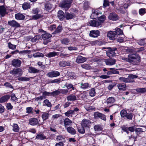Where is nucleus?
Masks as SVG:
<instances>
[{
  "label": "nucleus",
  "mask_w": 146,
  "mask_h": 146,
  "mask_svg": "<svg viewBox=\"0 0 146 146\" xmlns=\"http://www.w3.org/2000/svg\"><path fill=\"white\" fill-rule=\"evenodd\" d=\"M145 39H141L139 40H137V42L140 45H143L145 44Z\"/></svg>",
  "instance_id": "58"
},
{
  "label": "nucleus",
  "mask_w": 146,
  "mask_h": 146,
  "mask_svg": "<svg viewBox=\"0 0 146 146\" xmlns=\"http://www.w3.org/2000/svg\"><path fill=\"white\" fill-rule=\"evenodd\" d=\"M107 36L110 40H113L116 38L118 36L115 31H110L108 33Z\"/></svg>",
  "instance_id": "5"
},
{
  "label": "nucleus",
  "mask_w": 146,
  "mask_h": 146,
  "mask_svg": "<svg viewBox=\"0 0 146 146\" xmlns=\"http://www.w3.org/2000/svg\"><path fill=\"white\" fill-rule=\"evenodd\" d=\"M59 53L56 52H50L46 54V56L49 58H51L54 57L56 56H58Z\"/></svg>",
  "instance_id": "27"
},
{
  "label": "nucleus",
  "mask_w": 146,
  "mask_h": 146,
  "mask_svg": "<svg viewBox=\"0 0 146 146\" xmlns=\"http://www.w3.org/2000/svg\"><path fill=\"white\" fill-rule=\"evenodd\" d=\"M100 35V32L98 30L92 31H90V36L93 37H97Z\"/></svg>",
  "instance_id": "14"
},
{
  "label": "nucleus",
  "mask_w": 146,
  "mask_h": 146,
  "mask_svg": "<svg viewBox=\"0 0 146 146\" xmlns=\"http://www.w3.org/2000/svg\"><path fill=\"white\" fill-rule=\"evenodd\" d=\"M106 64L108 65H113L115 64L116 60L114 59L109 58L105 60Z\"/></svg>",
  "instance_id": "13"
},
{
  "label": "nucleus",
  "mask_w": 146,
  "mask_h": 146,
  "mask_svg": "<svg viewBox=\"0 0 146 146\" xmlns=\"http://www.w3.org/2000/svg\"><path fill=\"white\" fill-rule=\"evenodd\" d=\"M44 55L42 53H37L34 54L33 56L35 57H43Z\"/></svg>",
  "instance_id": "62"
},
{
  "label": "nucleus",
  "mask_w": 146,
  "mask_h": 146,
  "mask_svg": "<svg viewBox=\"0 0 146 146\" xmlns=\"http://www.w3.org/2000/svg\"><path fill=\"white\" fill-rule=\"evenodd\" d=\"M64 12L61 10L59 11L58 13L57 16L59 19L61 20H62L64 18Z\"/></svg>",
  "instance_id": "33"
},
{
  "label": "nucleus",
  "mask_w": 146,
  "mask_h": 146,
  "mask_svg": "<svg viewBox=\"0 0 146 146\" xmlns=\"http://www.w3.org/2000/svg\"><path fill=\"white\" fill-rule=\"evenodd\" d=\"M70 40L66 38H65L62 39L61 40V42L62 44L65 45H68V43L70 42Z\"/></svg>",
  "instance_id": "40"
},
{
  "label": "nucleus",
  "mask_w": 146,
  "mask_h": 146,
  "mask_svg": "<svg viewBox=\"0 0 146 146\" xmlns=\"http://www.w3.org/2000/svg\"><path fill=\"white\" fill-rule=\"evenodd\" d=\"M52 37V35L48 33H45L42 35V38L44 40V44L46 45L50 42L49 38Z\"/></svg>",
  "instance_id": "4"
},
{
  "label": "nucleus",
  "mask_w": 146,
  "mask_h": 146,
  "mask_svg": "<svg viewBox=\"0 0 146 146\" xmlns=\"http://www.w3.org/2000/svg\"><path fill=\"white\" fill-rule=\"evenodd\" d=\"M86 60V58L81 56H78L76 58V61L78 63H82Z\"/></svg>",
  "instance_id": "17"
},
{
  "label": "nucleus",
  "mask_w": 146,
  "mask_h": 146,
  "mask_svg": "<svg viewBox=\"0 0 146 146\" xmlns=\"http://www.w3.org/2000/svg\"><path fill=\"white\" fill-rule=\"evenodd\" d=\"M21 64V62L19 59H14L12 61V65L14 67H20Z\"/></svg>",
  "instance_id": "10"
},
{
  "label": "nucleus",
  "mask_w": 146,
  "mask_h": 146,
  "mask_svg": "<svg viewBox=\"0 0 146 146\" xmlns=\"http://www.w3.org/2000/svg\"><path fill=\"white\" fill-rule=\"evenodd\" d=\"M60 75V73L59 72L57 71H52L47 74L46 76L52 78L59 76Z\"/></svg>",
  "instance_id": "7"
},
{
  "label": "nucleus",
  "mask_w": 146,
  "mask_h": 146,
  "mask_svg": "<svg viewBox=\"0 0 146 146\" xmlns=\"http://www.w3.org/2000/svg\"><path fill=\"white\" fill-rule=\"evenodd\" d=\"M127 113V112L126 110H121L120 112V115L122 117H125Z\"/></svg>",
  "instance_id": "50"
},
{
  "label": "nucleus",
  "mask_w": 146,
  "mask_h": 146,
  "mask_svg": "<svg viewBox=\"0 0 146 146\" xmlns=\"http://www.w3.org/2000/svg\"><path fill=\"white\" fill-rule=\"evenodd\" d=\"M141 127H143L144 128L142 129L141 128H136L135 129V131L136 133L137 134L139 133L140 132H143L146 130V129L145 126H141Z\"/></svg>",
  "instance_id": "34"
},
{
  "label": "nucleus",
  "mask_w": 146,
  "mask_h": 146,
  "mask_svg": "<svg viewBox=\"0 0 146 146\" xmlns=\"http://www.w3.org/2000/svg\"><path fill=\"white\" fill-rule=\"evenodd\" d=\"M68 76L71 79H75L76 78L75 74L73 73H69L68 74Z\"/></svg>",
  "instance_id": "57"
},
{
  "label": "nucleus",
  "mask_w": 146,
  "mask_h": 146,
  "mask_svg": "<svg viewBox=\"0 0 146 146\" xmlns=\"http://www.w3.org/2000/svg\"><path fill=\"white\" fill-rule=\"evenodd\" d=\"M10 72L12 74H18L19 76H21L23 73L22 70L20 68L14 69L11 71Z\"/></svg>",
  "instance_id": "8"
},
{
  "label": "nucleus",
  "mask_w": 146,
  "mask_h": 146,
  "mask_svg": "<svg viewBox=\"0 0 146 146\" xmlns=\"http://www.w3.org/2000/svg\"><path fill=\"white\" fill-rule=\"evenodd\" d=\"M9 95H7L4 96L0 98V103H2L7 101L10 98Z\"/></svg>",
  "instance_id": "21"
},
{
  "label": "nucleus",
  "mask_w": 146,
  "mask_h": 146,
  "mask_svg": "<svg viewBox=\"0 0 146 146\" xmlns=\"http://www.w3.org/2000/svg\"><path fill=\"white\" fill-rule=\"evenodd\" d=\"M43 106H46L49 108H50L52 106V104L51 103L48 99H46L44 100L43 101Z\"/></svg>",
  "instance_id": "35"
},
{
  "label": "nucleus",
  "mask_w": 146,
  "mask_h": 146,
  "mask_svg": "<svg viewBox=\"0 0 146 146\" xmlns=\"http://www.w3.org/2000/svg\"><path fill=\"white\" fill-rule=\"evenodd\" d=\"M123 60L129 62H132L136 59V56L135 54H129L127 57H122L121 58Z\"/></svg>",
  "instance_id": "1"
},
{
  "label": "nucleus",
  "mask_w": 146,
  "mask_h": 146,
  "mask_svg": "<svg viewBox=\"0 0 146 146\" xmlns=\"http://www.w3.org/2000/svg\"><path fill=\"white\" fill-rule=\"evenodd\" d=\"M28 72L30 73L36 74L38 73L39 70L35 68L30 66L29 68Z\"/></svg>",
  "instance_id": "16"
},
{
  "label": "nucleus",
  "mask_w": 146,
  "mask_h": 146,
  "mask_svg": "<svg viewBox=\"0 0 146 146\" xmlns=\"http://www.w3.org/2000/svg\"><path fill=\"white\" fill-rule=\"evenodd\" d=\"M78 131L80 133L83 134L85 133L84 128L83 127H78Z\"/></svg>",
  "instance_id": "54"
},
{
  "label": "nucleus",
  "mask_w": 146,
  "mask_h": 146,
  "mask_svg": "<svg viewBox=\"0 0 146 146\" xmlns=\"http://www.w3.org/2000/svg\"><path fill=\"white\" fill-rule=\"evenodd\" d=\"M26 113H33V108L31 107H28L26 108Z\"/></svg>",
  "instance_id": "60"
},
{
  "label": "nucleus",
  "mask_w": 146,
  "mask_h": 146,
  "mask_svg": "<svg viewBox=\"0 0 146 146\" xmlns=\"http://www.w3.org/2000/svg\"><path fill=\"white\" fill-rule=\"evenodd\" d=\"M95 89L94 88H91L89 90V95L91 97H94L96 95Z\"/></svg>",
  "instance_id": "36"
},
{
  "label": "nucleus",
  "mask_w": 146,
  "mask_h": 146,
  "mask_svg": "<svg viewBox=\"0 0 146 146\" xmlns=\"http://www.w3.org/2000/svg\"><path fill=\"white\" fill-rule=\"evenodd\" d=\"M81 124L82 127L86 129H89L91 126V122L90 120L84 119L82 121Z\"/></svg>",
  "instance_id": "2"
},
{
  "label": "nucleus",
  "mask_w": 146,
  "mask_h": 146,
  "mask_svg": "<svg viewBox=\"0 0 146 146\" xmlns=\"http://www.w3.org/2000/svg\"><path fill=\"white\" fill-rule=\"evenodd\" d=\"M136 91L139 93H143L146 92V89L145 88H137Z\"/></svg>",
  "instance_id": "46"
},
{
  "label": "nucleus",
  "mask_w": 146,
  "mask_h": 146,
  "mask_svg": "<svg viewBox=\"0 0 146 146\" xmlns=\"http://www.w3.org/2000/svg\"><path fill=\"white\" fill-rule=\"evenodd\" d=\"M65 86L68 89L72 88L73 90H74L75 89V88L74 87L73 85L72 84H68L66 83L65 84Z\"/></svg>",
  "instance_id": "51"
},
{
  "label": "nucleus",
  "mask_w": 146,
  "mask_h": 146,
  "mask_svg": "<svg viewBox=\"0 0 146 146\" xmlns=\"http://www.w3.org/2000/svg\"><path fill=\"white\" fill-rule=\"evenodd\" d=\"M71 4L72 3H70L64 0L60 3L59 5L62 8L66 9H67L70 7Z\"/></svg>",
  "instance_id": "6"
},
{
  "label": "nucleus",
  "mask_w": 146,
  "mask_h": 146,
  "mask_svg": "<svg viewBox=\"0 0 146 146\" xmlns=\"http://www.w3.org/2000/svg\"><path fill=\"white\" fill-rule=\"evenodd\" d=\"M18 80L21 81H27L29 80L30 79L28 77H21L18 78Z\"/></svg>",
  "instance_id": "47"
},
{
  "label": "nucleus",
  "mask_w": 146,
  "mask_h": 146,
  "mask_svg": "<svg viewBox=\"0 0 146 146\" xmlns=\"http://www.w3.org/2000/svg\"><path fill=\"white\" fill-rule=\"evenodd\" d=\"M15 18L18 20H22L24 19L25 16L22 14L21 13H17L15 14Z\"/></svg>",
  "instance_id": "29"
},
{
  "label": "nucleus",
  "mask_w": 146,
  "mask_h": 146,
  "mask_svg": "<svg viewBox=\"0 0 146 146\" xmlns=\"http://www.w3.org/2000/svg\"><path fill=\"white\" fill-rule=\"evenodd\" d=\"M70 62L65 61H62L59 63V65L60 66L65 67L70 66Z\"/></svg>",
  "instance_id": "32"
},
{
  "label": "nucleus",
  "mask_w": 146,
  "mask_h": 146,
  "mask_svg": "<svg viewBox=\"0 0 146 146\" xmlns=\"http://www.w3.org/2000/svg\"><path fill=\"white\" fill-rule=\"evenodd\" d=\"M81 67L83 68H84L87 70H90L92 68L90 65L88 64H84L82 65Z\"/></svg>",
  "instance_id": "45"
},
{
  "label": "nucleus",
  "mask_w": 146,
  "mask_h": 146,
  "mask_svg": "<svg viewBox=\"0 0 146 146\" xmlns=\"http://www.w3.org/2000/svg\"><path fill=\"white\" fill-rule=\"evenodd\" d=\"M115 99L112 97H109L106 100V102L107 104H112L115 102Z\"/></svg>",
  "instance_id": "41"
},
{
  "label": "nucleus",
  "mask_w": 146,
  "mask_h": 146,
  "mask_svg": "<svg viewBox=\"0 0 146 146\" xmlns=\"http://www.w3.org/2000/svg\"><path fill=\"white\" fill-rule=\"evenodd\" d=\"M115 31L116 32V34H117V36L123 33L122 31L119 28L116 29Z\"/></svg>",
  "instance_id": "61"
},
{
  "label": "nucleus",
  "mask_w": 146,
  "mask_h": 146,
  "mask_svg": "<svg viewBox=\"0 0 146 146\" xmlns=\"http://www.w3.org/2000/svg\"><path fill=\"white\" fill-rule=\"evenodd\" d=\"M106 17L103 15H101L98 17L97 21L98 22V23H100L99 24L100 25H101V24L104 23V21L106 20Z\"/></svg>",
  "instance_id": "23"
},
{
  "label": "nucleus",
  "mask_w": 146,
  "mask_h": 146,
  "mask_svg": "<svg viewBox=\"0 0 146 146\" xmlns=\"http://www.w3.org/2000/svg\"><path fill=\"white\" fill-rule=\"evenodd\" d=\"M119 80L122 82H123L125 83H130V81L128 80V77L127 78L120 77L119 78Z\"/></svg>",
  "instance_id": "44"
},
{
  "label": "nucleus",
  "mask_w": 146,
  "mask_h": 146,
  "mask_svg": "<svg viewBox=\"0 0 146 146\" xmlns=\"http://www.w3.org/2000/svg\"><path fill=\"white\" fill-rule=\"evenodd\" d=\"M94 115L95 117H99L104 121H106V116L104 114L99 112H95L94 113Z\"/></svg>",
  "instance_id": "11"
},
{
  "label": "nucleus",
  "mask_w": 146,
  "mask_h": 146,
  "mask_svg": "<svg viewBox=\"0 0 146 146\" xmlns=\"http://www.w3.org/2000/svg\"><path fill=\"white\" fill-rule=\"evenodd\" d=\"M146 13V9L145 8H141L139 9V13L141 15H144Z\"/></svg>",
  "instance_id": "53"
},
{
  "label": "nucleus",
  "mask_w": 146,
  "mask_h": 146,
  "mask_svg": "<svg viewBox=\"0 0 146 146\" xmlns=\"http://www.w3.org/2000/svg\"><path fill=\"white\" fill-rule=\"evenodd\" d=\"M108 19L113 21H116L118 19V17L115 13H111L108 17Z\"/></svg>",
  "instance_id": "12"
},
{
  "label": "nucleus",
  "mask_w": 146,
  "mask_h": 146,
  "mask_svg": "<svg viewBox=\"0 0 146 146\" xmlns=\"http://www.w3.org/2000/svg\"><path fill=\"white\" fill-rule=\"evenodd\" d=\"M29 123L31 125H35L38 123V119L35 118H32L29 119Z\"/></svg>",
  "instance_id": "15"
},
{
  "label": "nucleus",
  "mask_w": 146,
  "mask_h": 146,
  "mask_svg": "<svg viewBox=\"0 0 146 146\" xmlns=\"http://www.w3.org/2000/svg\"><path fill=\"white\" fill-rule=\"evenodd\" d=\"M102 14V12L100 11L98 9L92 10V13L91 14L90 17L92 19H95L97 18L99 15Z\"/></svg>",
  "instance_id": "3"
},
{
  "label": "nucleus",
  "mask_w": 146,
  "mask_h": 146,
  "mask_svg": "<svg viewBox=\"0 0 146 146\" xmlns=\"http://www.w3.org/2000/svg\"><path fill=\"white\" fill-rule=\"evenodd\" d=\"M80 87L83 89H85L90 88L91 87V85L88 83H81L80 84Z\"/></svg>",
  "instance_id": "26"
},
{
  "label": "nucleus",
  "mask_w": 146,
  "mask_h": 146,
  "mask_svg": "<svg viewBox=\"0 0 146 146\" xmlns=\"http://www.w3.org/2000/svg\"><path fill=\"white\" fill-rule=\"evenodd\" d=\"M116 49L115 48L114 50H110L107 51L106 52L107 55L110 57L115 56V51Z\"/></svg>",
  "instance_id": "19"
},
{
  "label": "nucleus",
  "mask_w": 146,
  "mask_h": 146,
  "mask_svg": "<svg viewBox=\"0 0 146 146\" xmlns=\"http://www.w3.org/2000/svg\"><path fill=\"white\" fill-rule=\"evenodd\" d=\"M42 96L44 99L46 98L47 96H52L51 93L46 91L43 92Z\"/></svg>",
  "instance_id": "43"
},
{
  "label": "nucleus",
  "mask_w": 146,
  "mask_h": 146,
  "mask_svg": "<svg viewBox=\"0 0 146 146\" xmlns=\"http://www.w3.org/2000/svg\"><path fill=\"white\" fill-rule=\"evenodd\" d=\"M64 122L65 127L66 128L68 127V126L71 125L72 123V121L68 118H66L64 120Z\"/></svg>",
  "instance_id": "20"
},
{
  "label": "nucleus",
  "mask_w": 146,
  "mask_h": 146,
  "mask_svg": "<svg viewBox=\"0 0 146 146\" xmlns=\"http://www.w3.org/2000/svg\"><path fill=\"white\" fill-rule=\"evenodd\" d=\"M67 99L68 101H75L76 100L77 98L76 96L72 95L68 96Z\"/></svg>",
  "instance_id": "37"
},
{
  "label": "nucleus",
  "mask_w": 146,
  "mask_h": 146,
  "mask_svg": "<svg viewBox=\"0 0 146 146\" xmlns=\"http://www.w3.org/2000/svg\"><path fill=\"white\" fill-rule=\"evenodd\" d=\"M74 111H73V110H70L65 112L64 114L67 117H69L72 114L74 113Z\"/></svg>",
  "instance_id": "52"
},
{
  "label": "nucleus",
  "mask_w": 146,
  "mask_h": 146,
  "mask_svg": "<svg viewBox=\"0 0 146 146\" xmlns=\"http://www.w3.org/2000/svg\"><path fill=\"white\" fill-rule=\"evenodd\" d=\"M45 9L47 10H50L51 9L52 5L50 3H47L45 5Z\"/></svg>",
  "instance_id": "56"
},
{
  "label": "nucleus",
  "mask_w": 146,
  "mask_h": 146,
  "mask_svg": "<svg viewBox=\"0 0 146 146\" xmlns=\"http://www.w3.org/2000/svg\"><path fill=\"white\" fill-rule=\"evenodd\" d=\"M117 87L120 90H126V85L124 84H119L117 85Z\"/></svg>",
  "instance_id": "30"
},
{
  "label": "nucleus",
  "mask_w": 146,
  "mask_h": 146,
  "mask_svg": "<svg viewBox=\"0 0 146 146\" xmlns=\"http://www.w3.org/2000/svg\"><path fill=\"white\" fill-rule=\"evenodd\" d=\"M133 117V115L132 113L128 112L127 113V114L125 116V117L129 120H131L132 119Z\"/></svg>",
  "instance_id": "49"
},
{
  "label": "nucleus",
  "mask_w": 146,
  "mask_h": 146,
  "mask_svg": "<svg viewBox=\"0 0 146 146\" xmlns=\"http://www.w3.org/2000/svg\"><path fill=\"white\" fill-rule=\"evenodd\" d=\"M67 131L72 135L75 134L76 133L75 130L72 127H68L66 128Z\"/></svg>",
  "instance_id": "31"
},
{
  "label": "nucleus",
  "mask_w": 146,
  "mask_h": 146,
  "mask_svg": "<svg viewBox=\"0 0 146 146\" xmlns=\"http://www.w3.org/2000/svg\"><path fill=\"white\" fill-rule=\"evenodd\" d=\"M6 9L3 6H0V16H4L6 13Z\"/></svg>",
  "instance_id": "22"
},
{
  "label": "nucleus",
  "mask_w": 146,
  "mask_h": 146,
  "mask_svg": "<svg viewBox=\"0 0 146 146\" xmlns=\"http://www.w3.org/2000/svg\"><path fill=\"white\" fill-rule=\"evenodd\" d=\"M65 18H66V19L67 20L71 19L73 17V15L72 14L69 13L67 12H66L65 13Z\"/></svg>",
  "instance_id": "39"
},
{
  "label": "nucleus",
  "mask_w": 146,
  "mask_h": 146,
  "mask_svg": "<svg viewBox=\"0 0 146 146\" xmlns=\"http://www.w3.org/2000/svg\"><path fill=\"white\" fill-rule=\"evenodd\" d=\"M94 128L96 131H100L102 130V128L100 125H98L94 126Z\"/></svg>",
  "instance_id": "48"
},
{
  "label": "nucleus",
  "mask_w": 146,
  "mask_h": 146,
  "mask_svg": "<svg viewBox=\"0 0 146 146\" xmlns=\"http://www.w3.org/2000/svg\"><path fill=\"white\" fill-rule=\"evenodd\" d=\"M138 76L135 75L130 74L129 75L128 77V80L130 81V83L133 82H134L133 79L137 78Z\"/></svg>",
  "instance_id": "25"
},
{
  "label": "nucleus",
  "mask_w": 146,
  "mask_h": 146,
  "mask_svg": "<svg viewBox=\"0 0 146 146\" xmlns=\"http://www.w3.org/2000/svg\"><path fill=\"white\" fill-rule=\"evenodd\" d=\"M99 23L97 20H92L90 22L89 24L91 26L98 27L100 26Z\"/></svg>",
  "instance_id": "18"
},
{
  "label": "nucleus",
  "mask_w": 146,
  "mask_h": 146,
  "mask_svg": "<svg viewBox=\"0 0 146 146\" xmlns=\"http://www.w3.org/2000/svg\"><path fill=\"white\" fill-rule=\"evenodd\" d=\"M49 115L48 113L44 112L42 115V117L43 121L48 119Z\"/></svg>",
  "instance_id": "42"
},
{
  "label": "nucleus",
  "mask_w": 146,
  "mask_h": 146,
  "mask_svg": "<svg viewBox=\"0 0 146 146\" xmlns=\"http://www.w3.org/2000/svg\"><path fill=\"white\" fill-rule=\"evenodd\" d=\"M8 24L9 25L15 28H18L20 27V24L14 20L9 21Z\"/></svg>",
  "instance_id": "9"
},
{
  "label": "nucleus",
  "mask_w": 146,
  "mask_h": 146,
  "mask_svg": "<svg viewBox=\"0 0 146 146\" xmlns=\"http://www.w3.org/2000/svg\"><path fill=\"white\" fill-rule=\"evenodd\" d=\"M36 138L38 140H43L46 139V137L43 134L40 133L36 135Z\"/></svg>",
  "instance_id": "24"
},
{
  "label": "nucleus",
  "mask_w": 146,
  "mask_h": 146,
  "mask_svg": "<svg viewBox=\"0 0 146 146\" xmlns=\"http://www.w3.org/2000/svg\"><path fill=\"white\" fill-rule=\"evenodd\" d=\"M83 7L85 9H87L89 7L88 2L87 1L85 2L83 5Z\"/></svg>",
  "instance_id": "64"
},
{
  "label": "nucleus",
  "mask_w": 146,
  "mask_h": 146,
  "mask_svg": "<svg viewBox=\"0 0 146 146\" xmlns=\"http://www.w3.org/2000/svg\"><path fill=\"white\" fill-rule=\"evenodd\" d=\"M62 29V26L61 25H59L57 28L55 30V31H54L55 33H59L60 32L61 30Z\"/></svg>",
  "instance_id": "63"
},
{
  "label": "nucleus",
  "mask_w": 146,
  "mask_h": 146,
  "mask_svg": "<svg viewBox=\"0 0 146 146\" xmlns=\"http://www.w3.org/2000/svg\"><path fill=\"white\" fill-rule=\"evenodd\" d=\"M8 46L9 48L11 49L14 50L16 48V45L12 44L10 42L8 43Z\"/></svg>",
  "instance_id": "55"
},
{
  "label": "nucleus",
  "mask_w": 146,
  "mask_h": 146,
  "mask_svg": "<svg viewBox=\"0 0 146 146\" xmlns=\"http://www.w3.org/2000/svg\"><path fill=\"white\" fill-rule=\"evenodd\" d=\"M13 130L16 132H18L19 131V128L17 124H14L12 126Z\"/></svg>",
  "instance_id": "38"
},
{
  "label": "nucleus",
  "mask_w": 146,
  "mask_h": 146,
  "mask_svg": "<svg viewBox=\"0 0 146 146\" xmlns=\"http://www.w3.org/2000/svg\"><path fill=\"white\" fill-rule=\"evenodd\" d=\"M22 7L24 10L30 9L31 7L30 3L28 2H25L22 4Z\"/></svg>",
  "instance_id": "28"
},
{
  "label": "nucleus",
  "mask_w": 146,
  "mask_h": 146,
  "mask_svg": "<svg viewBox=\"0 0 146 146\" xmlns=\"http://www.w3.org/2000/svg\"><path fill=\"white\" fill-rule=\"evenodd\" d=\"M60 93V90H56L51 93L52 96H56L59 95Z\"/></svg>",
  "instance_id": "59"
}]
</instances>
